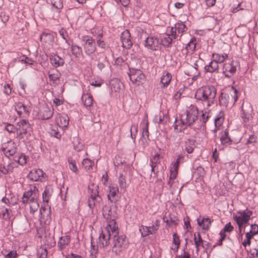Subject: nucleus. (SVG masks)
<instances>
[{"label": "nucleus", "instance_id": "18", "mask_svg": "<svg viewBox=\"0 0 258 258\" xmlns=\"http://www.w3.org/2000/svg\"><path fill=\"white\" fill-rule=\"evenodd\" d=\"M146 45L152 50H156L159 46L158 39L152 36H149L145 41Z\"/></svg>", "mask_w": 258, "mask_h": 258}, {"label": "nucleus", "instance_id": "12", "mask_svg": "<svg viewBox=\"0 0 258 258\" xmlns=\"http://www.w3.org/2000/svg\"><path fill=\"white\" fill-rule=\"evenodd\" d=\"M120 39L122 42V46L123 48L128 49L132 46V41L131 39V34L127 30L122 32Z\"/></svg>", "mask_w": 258, "mask_h": 258}, {"label": "nucleus", "instance_id": "44", "mask_svg": "<svg viewBox=\"0 0 258 258\" xmlns=\"http://www.w3.org/2000/svg\"><path fill=\"white\" fill-rule=\"evenodd\" d=\"M110 85L112 90H113L115 92H117L120 89V82L117 80H111Z\"/></svg>", "mask_w": 258, "mask_h": 258}, {"label": "nucleus", "instance_id": "34", "mask_svg": "<svg viewBox=\"0 0 258 258\" xmlns=\"http://www.w3.org/2000/svg\"><path fill=\"white\" fill-rule=\"evenodd\" d=\"M219 67L218 63L216 61H212L209 65L205 67V69L207 72L213 73L218 70Z\"/></svg>", "mask_w": 258, "mask_h": 258}, {"label": "nucleus", "instance_id": "7", "mask_svg": "<svg viewBox=\"0 0 258 258\" xmlns=\"http://www.w3.org/2000/svg\"><path fill=\"white\" fill-rule=\"evenodd\" d=\"M130 80L136 85H140L142 84L145 80V76L142 71L140 69L134 68L130 69L128 73Z\"/></svg>", "mask_w": 258, "mask_h": 258}, {"label": "nucleus", "instance_id": "43", "mask_svg": "<svg viewBox=\"0 0 258 258\" xmlns=\"http://www.w3.org/2000/svg\"><path fill=\"white\" fill-rule=\"evenodd\" d=\"M51 4L53 7L56 10H60L63 7L62 0H51Z\"/></svg>", "mask_w": 258, "mask_h": 258}, {"label": "nucleus", "instance_id": "62", "mask_svg": "<svg viewBox=\"0 0 258 258\" xmlns=\"http://www.w3.org/2000/svg\"><path fill=\"white\" fill-rule=\"evenodd\" d=\"M6 130L9 133H13L15 130V127L11 124H8L6 126Z\"/></svg>", "mask_w": 258, "mask_h": 258}, {"label": "nucleus", "instance_id": "21", "mask_svg": "<svg viewBox=\"0 0 258 258\" xmlns=\"http://www.w3.org/2000/svg\"><path fill=\"white\" fill-rule=\"evenodd\" d=\"M50 208L48 207H41L40 209V219L43 221H49L50 220Z\"/></svg>", "mask_w": 258, "mask_h": 258}, {"label": "nucleus", "instance_id": "61", "mask_svg": "<svg viewBox=\"0 0 258 258\" xmlns=\"http://www.w3.org/2000/svg\"><path fill=\"white\" fill-rule=\"evenodd\" d=\"M175 258H190V254L186 251H183L180 255H176Z\"/></svg>", "mask_w": 258, "mask_h": 258}, {"label": "nucleus", "instance_id": "33", "mask_svg": "<svg viewBox=\"0 0 258 258\" xmlns=\"http://www.w3.org/2000/svg\"><path fill=\"white\" fill-rule=\"evenodd\" d=\"M194 242L196 245V250L197 251L199 250L200 246L204 247L203 240L202 239L199 233H198L197 235H195Z\"/></svg>", "mask_w": 258, "mask_h": 258}, {"label": "nucleus", "instance_id": "54", "mask_svg": "<svg viewBox=\"0 0 258 258\" xmlns=\"http://www.w3.org/2000/svg\"><path fill=\"white\" fill-rule=\"evenodd\" d=\"M59 76H60V75L59 74L58 72H56L54 73L49 74V78L50 81L55 82L56 80L59 79Z\"/></svg>", "mask_w": 258, "mask_h": 258}, {"label": "nucleus", "instance_id": "38", "mask_svg": "<svg viewBox=\"0 0 258 258\" xmlns=\"http://www.w3.org/2000/svg\"><path fill=\"white\" fill-rule=\"evenodd\" d=\"M71 51H72V54L75 57H79L82 53V48L78 45H72Z\"/></svg>", "mask_w": 258, "mask_h": 258}, {"label": "nucleus", "instance_id": "25", "mask_svg": "<svg viewBox=\"0 0 258 258\" xmlns=\"http://www.w3.org/2000/svg\"><path fill=\"white\" fill-rule=\"evenodd\" d=\"M230 100V96L228 94L221 93L219 98V104L221 106L226 107L229 103Z\"/></svg>", "mask_w": 258, "mask_h": 258}, {"label": "nucleus", "instance_id": "52", "mask_svg": "<svg viewBox=\"0 0 258 258\" xmlns=\"http://www.w3.org/2000/svg\"><path fill=\"white\" fill-rule=\"evenodd\" d=\"M70 169L74 172L78 171V168L76 165L75 161L72 159L69 160Z\"/></svg>", "mask_w": 258, "mask_h": 258}, {"label": "nucleus", "instance_id": "6", "mask_svg": "<svg viewBox=\"0 0 258 258\" xmlns=\"http://www.w3.org/2000/svg\"><path fill=\"white\" fill-rule=\"evenodd\" d=\"M252 214V211L247 209L242 212L237 213V214L235 215H233V218L238 225L240 232H241L242 225L248 222Z\"/></svg>", "mask_w": 258, "mask_h": 258}, {"label": "nucleus", "instance_id": "58", "mask_svg": "<svg viewBox=\"0 0 258 258\" xmlns=\"http://www.w3.org/2000/svg\"><path fill=\"white\" fill-rule=\"evenodd\" d=\"M223 118H222L221 117L216 118L215 119V124L216 127L217 128H218L220 126H221L223 123Z\"/></svg>", "mask_w": 258, "mask_h": 258}, {"label": "nucleus", "instance_id": "53", "mask_svg": "<svg viewBox=\"0 0 258 258\" xmlns=\"http://www.w3.org/2000/svg\"><path fill=\"white\" fill-rule=\"evenodd\" d=\"M11 167L12 166L10 165H8L7 167L5 166H1L0 171L4 174H7L12 169Z\"/></svg>", "mask_w": 258, "mask_h": 258}, {"label": "nucleus", "instance_id": "28", "mask_svg": "<svg viewBox=\"0 0 258 258\" xmlns=\"http://www.w3.org/2000/svg\"><path fill=\"white\" fill-rule=\"evenodd\" d=\"M12 215V211L8 208H0V218L5 220L9 219Z\"/></svg>", "mask_w": 258, "mask_h": 258}, {"label": "nucleus", "instance_id": "9", "mask_svg": "<svg viewBox=\"0 0 258 258\" xmlns=\"http://www.w3.org/2000/svg\"><path fill=\"white\" fill-rule=\"evenodd\" d=\"M18 128L17 130V136L20 139H23L27 135H30L31 127L29 123L26 120L23 119L19 121L17 123Z\"/></svg>", "mask_w": 258, "mask_h": 258}, {"label": "nucleus", "instance_id": "51", "mask_svg": "<svg viewBox=\"0 0 258 258\" xmlns=\"http://www.w3.org/2000/svg\"><path fill=\"white\" fill-rule=\"evenodd\" d=\"M32 194V188H30L29 190L27 192H26L24 194L23 198V202L26 203L28 202V200L32 196H33Z\"/></svg>", "mask_w": 258, "mask_h": 258}, {"label": "nucleus", "instance_id": "13", "mask_svg": "<svg viewBox=\"0 0 258 258\" xmlns=\"http://www.w3.org/2000/svg\"><path fill=\"white\" fill-rule=\"evenodd\" d=\"M186 26L182 22L178 23L175 24L174 27H172L170 29V35L176 39L177 36V31L178 34L182 33L185 31Z\"/></svg>", "mask_w": 258, "mask_h": 258}, {"label": "nucleus", "instance_id": "64", "mask_svg": "<svg viewBox=\"0 0 258 258\" xmlns=\"http://www.w3.org/2000/svg\"><path fill=\"white\" fill-rule=\"evenodd\" d=\"M59 33L63 39L66 40V36H68V35L67 34L66 31L64 29H63V28L61 29L59 31ZM66 42H67V41L66 40Z\"/></svg>", "mask_w": 258, "mask_h": 258}, {"label": "nucleus", "instance_id": "10", "mask_svg": "<svg viewBox=\"0 0 258 258\" xmlns=\"http://www.w3.org/2000/svg\"><path fill=\"white\" fill-rule=\"evenodd\" d=\"M83 41L85 42L84 49L86 53L90 55L93 53L96 50V45L94 40L89 36H85L83 38Z\"/></svg>", "mask_w": 258, "mask_h": 258}, {"label": "nucleus", "instance_id": "19", "mask_svg": "<svg viewBox=\"0 0 258 258\" xmlns=\"http://www.w3.org/2000/svg\"><path fill=\"white\" fill-rule=\"evenodd\" d=\"M143 127H142V141L143 142L144 145H145L147 144L148 140H149V131L148 125L149 122L147 120L145 119L143 120Z\"/></svg>", "mask_w": 258, "mask_h": 258}, {"label": "nucleus", "instance_id": "55", "mask_svg": "<svg viewBox=\"0 0 258 258\" xmlns=\"http://www.w3.org/2000/svg\"><path fill=\"white\" fill-rule=\"evenodd\" d=\"M18 254L16 250H11L7 254H4L5 258H16Z\"/></svg>", "mask_w": 258, "mask_h": 258}, {"label": "nucleus", "instance_id": "31", "mask_svg": "<svg viewBox=\"0 0 258 258\" xmlns=\"http://www.w3.org/2000/svg\"><path fill=\"white\" fill-rule=\"evenodd\" d=\"M57 122L60 127H67L69 124V118L67 116H60L57 119Z\"/></svg>", "mask_w": 258, "mask_h": 258}, {"label": "nucleus", "instance_id": "5", "mask_svg": "<svg viewBox=\"0 0 258 258\" xmlns=\"http://www.w3.org/2000/svg\"><path fill=\"white\" fill-rule=\"evenodd\" d=\"M98 186L92 184L88 187L90 196L88 199V206L91 209H97L100 208L102 202V198L99 195Z\"/></svg>", "mask_w": 258, "mask_h": 258}, {"label": "nucleus", "instance_id": "42", "mask_svg": "<svg viewBox=\"0 0 258 258\" xmlns=\"http://www.w3.org/2000/svg\"><path fill=\"white\" fill-rule=\"evenodd\" d=\"M52 194V189L49 188H46L42 194V199L44 202L47 203L49 197Z\"/></svg>", "mask_w": 258, "mask_h": 258}, {"label": "nucleus", "instance_id": "37", "mask_svg": "<svg viewBox=\"0 0 258 258\" xmlns=\"http://www.w3.org/2000/svg\"><path fill=\"white\" fill-rule=\"evenodd\" d=\"M195 148V142L192 140H188L186 142L185 150L188 153H191Z\"/></svg>", "mask_w": 258, "mask_h": 258}, {"label": "nucleus", "instance_id": "23", "mask_svg": "<svg viewBox=\"0 0 258 258\" xmlns=\"http://www.w3.org/2000/svg\"><path fill=\"white\" fill-rule=\"evenodd\" d=\"M171 75L167 72H164L161 78L160 83L162 84L163 87H165L169 85L171 80Z\"/></svg>", "mask_w": 258, "mask_h": 258}, {"label": "nucleus", "instance_id": "36", "mask_svg": "<svg viewBox=\"0 0 258 258\" xmlns=\"http://www.w3.org/2000/svg\"><path fill=\"white\" fill-rule=\"evenodd\" d=\"M196 39H192L190 41L186 44L185 46V49L187 51V53L192 52L196 48Z\"/></svg>", "mask_w": 258, "mask_h": 258}, {"label": "nucleus", "instance_id": "24", "mask_svg": "<svg viewBox=\"0 0 258 258\" xmlns=\"http://www.w3.org/2000/svg\"><path fill=\"white\" fill-rule=\"evenodd\" d=\"M109 192L108 194L107 197L111 203L116 201L115 196L118 192V188L116 186H109Z\"/></svg>", "mask_w": 258, "mask_h": 258}, {"label": "nucleus", "instance_id": "32", "mask_svg": "<svg viewBox=\"0 0 258 258\" xmlns=\"http://www.w3.org/2000/svg\"><path fill=\"white\" fill-rule=\"evenodd\" d=\"M174 39V38L170 35V33L167 34L162 39V44L167 47H170L171 46L172 40Z\"/></svg>", "mask_w": 258, "mask_h": 258}, {"label": "nucleus", "instance_id": "48", "mask_svg": "<svg viewBox=\"0 0 258 258\" xmlns=\"http://www.w3.org/2000/svg\"><path fill=\"white\" fill-rule=\"evenodd\" d=\"M183 159L184 156L183 155H178L175 162L173 164V168L174 170H178L179 164L183 162Z\"/></svg>", "mask_w": 258, "mask_h": 258}, {"label": "nucleus", "instance_id": "56", "mask_svg": "<svg viewBox=\"0 0 258 258\" xmlns=\"http://www.w3.org/2000/svg\"><path fill=\"white\" fill-rule=\"evenodd\" d=\"M160 225V221L158 220H156L155 223L150 227V229H151L152 233H155L157 230L158 229Z\"/></svg>", "mask_w": 258, "mask_h": 258}, {"label": "nucleus", "instance_id": "46", "mask_svg": "<svg viewBox=\"0 0 258 258\" xmlns=\"http://www.w3.org/2000/svg\"><path fill=\"white\" fill-rule=\"evenodd\" d=\"M37 254L39 258H46L47 251L46 248L40 247L37 250Z\"/></svg>", "mask_w": 258, "mask_h": 258}, {"label": "nucleus", "instance_id": "22", "mask_svg": "<svg viewBox=\"0 0 258 258\" xmlns=\"http://www.w3.org/2000/svg\"><path fill=\"white\" fill-rule=\"evenodd\" d=\"M50 60L52 65L55 68L62 66L64 63L63 59L57 55H51Z\"/></svg>", "mask_w": 258, "mask_h": 258}, {"label": "nucleus", "instance_id": "11", "mask_svg": "<svg viewBox=\"0 0 258 258\" xmlns=\"http://www.w3.org/2000/svg\"><path fill=\"white\" fill-rule=\"evenodd\" d=\"M17 148L14 142L9 141L4 143L2 147V150L4 154L8 157L14 155Z\"/></svg>", "mask_w": 258, "mask_h": 258}, {"label": "nucleus", "instance_id": "16", "mask_svg": "<svg viewBox=\"0 0 258 258\" xmlns=\"http://www.w3.org/2000/svg\"><path fill=\"white\" fill-rule=\"evenodd\" d=\"M40 116L42 119H48L52 116L53 110L47 105H43L39 112Z\"/></svg>", "mask_w": 258, "mask_h": 258}, {"label": "nucleus", "instance_id": "27", "mask_svg": "<svg viewBox=\"0 0 258 258\" xmlns=\"http://www.w3.org/2000/svg\"><path fill=\"white\" fill-rule=\"evenodd\" d=\"M82 100L86 107H90L93 104V99L92 96L88 93L83 94L82 96Z\"/></svg>", "mask_w": 258, "mask_h": 258}, {"label": "nucleus", "instance_id": "40", "mask_svg": "<svg viewBox=\"0 0 258 258\" xmlns=\"http://www.w3.org/2000/svg\"><path fill=\"white\" fill-rule=\"evenodd\" d=\"M220 141L222 144L223 145H229L231 144L232 141L228 136V132L225 131L224 134L221 137Z\"/></svg>", "mask_w": 258, "mask_h": 258}, {"label": "nucleus", "instance_id": "63", "mask_svg": "<svg viewBox=\"0 0 258 258\" xmlns=\"http://www.w3.org/2000/svg\"><path fill=\"white\" fill-rule=\"evenodd\" d=\"M256 142V137L254 135H251L247 141V144L254 143Z\"/></svg>", "mask_w": 258, "mask_h": 258}, {"label": "nucleus", "instance_id": "2", "mask_svg": "<svg viewBox=\"0 0 258 258\" xmlns=\"http://www.w3.org/2000/svg\"><path fill=\"white\" fill-rule=\"evenodd\" d=\"M102 215L104 218L106 219L108 224L100 233V241L102 245H106L107 244L106 240H108L110 236L109 230L114 228V226H118L115 222L116 213L112 210L110 205H106L103 207Z\"/></svg>", "mask_w": 258, "mask_h": 258}, {"label": "nucleus", "instance_id": "35", "mask_svg": "<svg viewBox=\"0 0 258 258\" xmlns=\"http://www.w3.org/2000/svg\"><path fill=\"white\" fill-rule=\"evenodd\" d=\"M213 56L214 59V61H216L217 63H221L223 62L226 58H227L228 55L226 53L222 54L221 55L219 53H214Z\"/></svg>", "mask_w": 258, "mask_h": 258}, {"label": "nucleus", "instance_id": "49", "mask_svg": "<svg viewBox=\"0 0 258 258\" xmlns=\"http://www.w3.org/2000/svg\"><path fill=\"white\" fill-rule=\"evenodd\" d=\"M93 163L92 161L88 158L84 159L82 161V165L86 169H89L92 166Z\"/></svg>", "mask_w": 258, "mask_h": 258}, {"label": "nucleus", "instance_id": "17", "mask_svg": "<svg viewBox=\"0 0 258 258\" xmlns=\"http://www.w3.org/2000/svg\"><path fill=\"white\" fill-rule=\"evenodd\" d=\"M15 108L20 116L28 115L29 114V107L25 106L21 102L16 103L15 106Z\"/></svg>", "mask_w": 258, "mask_h": 258}, {"label": "nucleus", "instance_id": "59", "mask_svg": "<svg viewBox=\"0 0 258 258\" xmlns=\"http://www.w3.org/2000/svg\"><path fill=\"white\" fill-rule=\"evenodd\" d=\"M177 170H174L173 169V171H172V170L171 169L170 180L168 182V184H170L171 181L172 180L176 178V175H177Z\"/></svg>", "mask_w": 258, "mask_h": 258}, {"label": "nucleus", "instance_id": "14", "mask_svg": "<svg viewBox=\"0 0 258 258\" xmlns=\"http://www.w3.org/2000/svg\"><path fill=\"white\" fill-rule=\"evenodd\" d=\"M43 171L40 169H34L31 170L28 175V177L32 181L41 180L43 178Z\"/></svg>", "mask_w": 258, "mask_h": 258}, {"label": "nucleus", "instance_id": "29", "mask_svg": "<svg viewBox=\"0 0 258 258\" xmlns=\"http://www.w3.org/2000/svg\"><path fill=\"white\" fill-rule=\"evenodd\" d=\"M161 156L159 154L156 153L153 157L151 159V166L152 167V171L154 172L155 174H157V171L155 173V168L156 164L160 162Z\"/></svg>", "mask_w": 258, "mask_h": 258}, {"label": "nucleus", "instance_id": "41", "mask_svg": "<svg viewBox=\"0 0 258 258\" xmlns=\"http://www.w3.org/2000/svg\"><path fill=\"white\" fill-rule=\"evenodd\" d=\"M140 231L141 233V235L143 237H145L148 235H149L150 234H153L152 233L151 229H150V227H149V226L148 227V226H142L140 228Z\"/></svg>", "mask_w": 258, "mask_h": 258}, {"label": "nucleus", "instance_id": "26", "mask_svg": "<svg viewBox=\"0 0 258 258\" xmlns=\"http://www.w3.org/2000/svg\"><path fill=\"white\" fill-rule=\"evenodd\" d=\"M29 204L30 213L32 214L37 211L39 207L38 201L35 197H32L30 199Z\"/></svg>", "mask_w": 258, "mask_h": 258}, {"label": "nucleus", "instance_id": "1", "mask_svg": "<svg viewBox=\"0 0 258 258\" xmlns=\"http://www.w3.org/2000/svg\"><path fill=\"white\" fill-rule=\"evenodd\" d=\"M110 236L108 240H107V244L106 245H102L100 241V236L98 238L97 242V245L96 246L93 244V240L92 237H91V247L94 250H96L97 248L99 246L100 248H104L105 247L110 245L112 252L114 253L116 255L124 250L127 245L125 236L124 235H118V227L114 226V228H112L109 230Z\"/></svg>", "mask_w": 258, "mask_h": 258}, {"label": "nucleus", "instance_id": "57", "mask_svg": "<svg viewBox=\"0 0 258 258\" xmlns=\"http://www.w3.org/2000/svg\"><path fill=\"white\" fill-rule=\"evenodd\" d=\"M233 229V227L231 226L230 223H228L225 225L224 229L220 232H223L225 234V232H230Z\"/></svg>", "mask_w": 258, "mask_h": 258}, {"label": "nucleus", "instance_id": "3", "mask_svg": "<svg viewBox=\"0 0 258 258\" xmlns=\"http://www.w3.org/2000/svg\"><path fill=\"white\" fill-rule=\"evenodd\" d=\"M217 90L213 86H205L199 89L196 92L195 97L198 100L207 101L208 105L214 103Z\"/></svg>", "mask_w": 258, "mask_h": 258}, {"label": "nucleus", "instance_id": "50", "mask_svg": "<svg viewBox=\"0 0 258 258\" xmlns=\"http://www.w3.org/2000/svg\"><path fill=\"white\" fill-rule=\"evenodd\" d=\"M156 119L159 123H164L166 122L167 117L163 113H160L158 116H156Z\"/></svg>", "mask_w": 258, "mask_h": 258}, {"label": "nucleus", "instance_id": "45", "mask_svg": "<svg viewBox=\"0 0 258 258\" xmlns=\"http://www.w3.org/2000/svg\"><path fill=\"white\" fill-rule=\"evenodd\" d=\"M119 185L121 189L124 190L126 187L125 177L122 174H120L118 178Z\"/></svg>", "mask_w": 258, "mask_h": 258}, {"label": "nucleus", "instance_id": "4", "mask_svg": "<svg viewBox=\"0 0 258 258\" xmlns=\"http://www.w3.org/2000/svg\"><path fill=\"white\" fill-rule=\"evenodd\" d=\"M198 110L196 106L190 105L185 112L180 117V123L181 125L190 126L198 119Z\"/></svg>", "mask_w": 258, "mask_h": 258}, {"label": "nucleus", "instance_id": "20", "mask_svg": "<svg viewBox=\"0 0 258 258\" xmlns=\"http://www.w3.org/2000/svg\"><path fill=\"white\" fill-rule=\"evenodd\" d=\"M70 242V236L69 235L61 236L59 238L57 243L58 250H62L65 249Z\"/></svg>", "mask_w": 258, "mask_h": 258}, {"label": "nucleus", "instance_id": "60", "mask_svg": "<svg viewBox=\"0 0 258 258\" xmlns=\"http://www.w3.org/2000/svg\"><path fill=\"white\" fill-rule=\"evenodd\" d=\"M250 232L254 235L258 233V226L256 224H252L251 225V230Z\"/></svg>", "mask_w": 258, "mask_h": 258}, {"label": "nucleus", "instance_id": "15", "mask_svg": "<svg viewBox=\"0 0 258 258\" xmlns=\"http://www.w3.org/2000/svg\"><path fill=\"white\" fill-rule=\"evenodd\" d=\"M236 67L234 65L233 62L225 63L223 65V72L225 76L230 78L235 73Z\"/></svg>", "mask_w": 258, "mask_h": 258}, {"label": "nucleus", "instance_id": "8", "mask_svg": "<svg viewBox=\"0 0 258 258\" xmlns=\"http://www.w3.org/2000/svg\"><path fill=\"white\" fill-rule=\"evenodd\" d=\"M252 108L249 104H242L241 106V117L245 124H249L253 119Z\"/></svg>", "mask_w": 258, "mask_h": 258}, {"label": "nucleus", "instance_id": "47", "mask_svg": "<svg viewBox=\"0 0 258 258\" xmlns=\"http://www.w3.org/2000/svg\"><path fill=\"white\" fill-rule=\"evenodd\" d=\"M173 243L175 245V247L173 248L175 250H177L180 244V240L178 236L176 233H174L173 234Z\"/></svg>", "mask_w": 258, "mask_h": 258}, {"label": "nucleus", "instance_id": "39", "mask_svg": "<svg viewBox=\"0 0 258 258\" xmlns=\"http://www.w3.org/2000/svg\"><path fill=\"white\" fill-rule=\"evenodd\" d=\"M16 162H17L20 165H24L27 162V157L25 155H15L14 158Z\"/></svg>", "mask_w": 258, "mask_h": 258}, {"label": "nucleus", "instance_id": "30", "mask_svg": "<svg viewBox=\"0 0 258 258\" xmlns=\"http://www.w3.org/2000/svg\"><path fill=\"white\" fill-rule=\"evenodd\" d=\"M198 223L199 225L201 226L203 229L208 230L211 224V221L209 218H204L201 221L198 219Z\"/></svg>", "mask_w": 258, "mask_h": 258}]
</instances>
